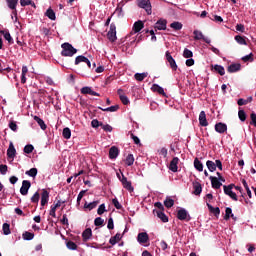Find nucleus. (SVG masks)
I'll return each mask as SVG.
<instances>
[{"label":"nucleus","instance_id":"48","mask_svg":"<svg viewBox=\"0 0 256 256\" xmlns=\"http://www.w3.org/2000/svg\"><path fill=\"white\" fill-rule=\"evenodd\" d=\"M62 135L64 139H71V129H69L68 127L64 128Z\"/></svg>","mask_w":256,"mask_h":256},{"label":"nucleus","instance_id":"6","mask_svg":"<svg viewBox=\"0 0 256 256\" xmlns=\"http://www.w3.org/2000/svg\"><path fill=\"white\" fill-rule=\"evenodd\" d=\"M194 35V40L195 41H204V43H207L208 45L211 43V39L205 37L203 35V32L199 31V30H194L193 32Z\"/></svg>","mask_w":256,"mask_h":256},{"label":"nucleus","instance_id":"2","mask_svg":"<svg viewBox=\"0 0 256 256\" xmlns=\"http://www.w3.org/2000/svg\"><path fill=\"white\" fill-rule=\"evenodd\" d=\"M136 3L140 9H144L147 15L153 13V8L151 6V0H136Z\"/></svg>","mask_w":256,"mask_h":256},{"label":"nucleus","instance_id":"46","mask_svg":"<svg viewBox=\"0 0 256 256\" xmlns=\"http://www.w3.org/2000/svg\"><path fill=\"white\" fill-rule=\"evenodd\" d=\"M125 163H126V165H128V167H131V165H133V163H135V158L133 157V154H129L126 157Z\"/></svg>","mask_w":256,"mask_h":256},{"label":"nucleus","instance_id":"44","mask_svg":"<svg viewBox=\"0 0 256 256\" xmlns=\"http://www.w3.org/2000/svg\"><path fill=\"white\" fill-rule=\"evenodd\" d=\"M235 41H236L239 45H247V40H245V37H243V36H241V35L235 36Z\"/></svg>","mask_w":256,"mask_h":256},{"label":"nucleus","instance_id":"50","mask_svg":"<svg viewBox=\"0 0 256 256\" xmlns=\"http://www.w3.org/2000/svg\"><path fill=\"white\" fill-rule=\"evenodd\" d=\"M37 168H31L30 170L26 171V175L29 177H37Z\"/></svg>","mask_w":256,"mask_h":256},{"label":"nucleus","instance_id":"57","mask_svg":"<svg viewBox=\"0 0 256 256\" xmlns=\"http://www.w3.org/2000/svg\"><path fill=\"white\" fill-rule=\"evenodd\" d=\"M103 123L99 122V120L94 119L91 121V126L93 127V129H97L98 127H102Z\"/></svg>","mask_w":256,"mask_h":256},{"label":"nucleus","instance_id":"37","mask_svg":"<svg viewBox=\"0 0 256 256\" xmlns=\"http://www.w3.org/2000/svg\"><path fill=\"white\" fill-rule=\"evenodd\" d=\"M170 27L171 29H174V31H181V29H183V24L181 22H172Z\"/></svg>","mask_w":256,"mask_h":256},{"label":"nucleus","instance_id":"58","mask_svg":"<svg viewBox=\"0 0 256 256\" xmlns=\"http://www.w3.org/2000/svg\"><path fill=\"white\" fill-rule=\"evenodd\" d=\"M112 205H114L116 209H123V205L119 203V200L117 198L112 199Z\"/></svg>","mask_w":256,"mask_h":256},{"label":"nucleus","instance_id":"39","mask_svg":"<svg viewBox=\"0 0 256 256\" xmlns=\"http://www.w3.org/2000/svg\"><path fill=\"white\" fill-rule=\"evenodd\" d=\"M46 17H48V19H51V21H55L57 19V16H55V11H53V9L51 8L46 11Z\"/></svg>","mask_w":256,"mask_h":256},{"label":"nucleus","instance_id":"16","mask_svg":"<svg viewBox=\"0 0 256 256\" xmlns=\"http://www.w3.org/2000/svg\"><path fill=\"white\" fill-rule=\"evenodd\" d=\"M49 203V191L43 189L41 194V207H45Z\"/></svg>","mask_w":256,"mask_h":256},{"label":"nucleus","instance_id":"31","mask_svg":"<svg viewBox=\"0 0 256 256\" xmlns=\"http://www.w3.org/2000/svg\"><path fill=\"white\" fill-rule=\"evenodd\" d=\"M235 219V215H233V210L230 207H227L225 210L224 220L229 221V219Z\"/></svg>","mask_w":256,"mask_h":256},{"label":"nucleus","instance_id":"34","mask_svg":"<svg viewBox=\"0 0 256 256\" xmlns=\"http://www.w3.org/2000/svg\"><path fill=\"white\" fill-rule=\"evenodd\" d=\"M123 239V235L120 233H117L114 237H111L109 240L110 245H116L118 241H121Z\"/></svg>","mask_w":256,"mask_h":256},{"label":"nucleus","instance_id":"29","mask_svg":"<svg viewBox=\"0 0 256 256\" xmlns=\"http://www.w3.org/2000/svg\"><path fill=\"white\" fill-rule=\"evenodd\" d=\"M34 121H36V123H38L40 129H42V131H45L47 129V124H45V121H43V119H41L39 116H34Z\"/></svg>","mask_w":256,"mask_h":256},{"label":"nucleus","instance_id":"62","mask_svg":"<svg viewBox=\"0 0 256 256\" xmlns=\"http://www.w3.org/2000/svg\"><path fill=\"white\" fill-rule=\"evenodd\" d=\"M9 128L11 129V131H17L18 127H17V122L16 121H10L9 122Z\"/></svg>","mask_w":256,"mask_h":256},{"label":"nucleus","instance_id":"26","mask_svg":"<svg viewBox=\"0 0 256 256\" xmlns=\"http://www.w3.org/2000/svg\"><path fill=\"white\" fill-rule=\"evenodd\" d=\"M92 236H93V231L91 230V228L85 229L82 233L83 241H89V239H91Z\"/></svg>","mask_w":256,"mask_h":256},{"label":"nucleus","instance_id":"38","mask_svg":"<svg viewBox=\"0 0 256 256\" xmlns=\"http://www.w3.org/2000/svg\"><path fill=\"white\" fill-rule=\"evenodd\" d=\"M194 167L199 172L203 171V163L199 160V158H195Z\"/></svg>","mask_w":256,"mask_h":256},{"label":"nucleus","instance_id":"55","mask_svg":"<svg viewBox=\"0 0 256 256\" xmlns=\"http://www.w3.org/2000/svg\"><path fill=\"white\" fill-rule=\"evenodd\" d=\"M104 223H105V220H103V218L101 217H97L94 220L95 227H101V225H103Z\"/></svg>","mask_w":256,"mask_h":256},{"label":"nucleus","instance_id":"11","mask_svg":"<svg viewBox=\"0 0 256 256\" xmlns=\"http://www.w3.org/2000/svg\"><path fill=\"white\" fill-rule=\"evenodd\" d=\"M155 30L157 31H165L167 29V20L160 19L156 22L154 26Z\"/></svg>","mask_w":256,"mask_h":256},{"label":"nucleus","instance_id":"13","mask_svg":"<svg viewBox=\"0 0 256 256\" xmlns=\"http://www.w3.org/2000/svg\"><path fill=\"white\" fill-rule=\"evenodd\" d=\"M6 3L13 12V15L17 16V4L19 3V0H6Z\"/></svg>","mask_w":256,"mask_h":256},{"label":"nucleus","instance_id":"7","mask_svg":"<svg viewBox=\"0 0 256 256\" xmlns=\"http://www.w3.org/2000/svg\"><path fill=\"white\" fill-rule=\"evenodd\" d=\"M122 179H120L124 189L129 191L130 193H133L135 191V188H133V185L131 184V181L127 180V177L122 173Z\"/></svg>","mask_w":256,"mask_h":256},{"label":"nucleus","instance_id":"22","mask_svg":"<svg viewBox=\"0 0 256 256\" xmlns=\"http://www.w3.org/2000/svg\"><path fill=\"white\" fill-rule=\"evenodd\" d=\"M0 34L3 35L4 39L8 41L10 45H13V37H11V33H9V30H0Z\"/></svg>","mask_w":256,"mask_h":256},{"label":"nucleus","instance_id":"25","mask_svg":"<svg viewBox=\"0 0 256 256\" xmlns=\"http://www.w3.org/2000/svg\"><path fill=\"white\" fill-rule=\"evenodd\" d=\"M143 27H145V24L143 23V21L141 20L136 21L133 25L134 33H139L143 29Z\"/></svg>","mask_w":256,"mask_h":256},{"label":"nucleus","instance_id":"5","mask_svg":"<svg viewBox=\"0 0 256 256\" xmlns=\"http://www.w3.org/2000/svg\"><path fill=\"white\" fill-rule=\"evenodd\" d=\"M177 219H179V221H190L191 215H189V212H187V210L181 208L177 211Z\"/></svg>","mask_w":256,"mask_h":256},{"label":"nucleus","instance_id":"45","mask_svg":"<svg viewBox=\"0 0 256 256\" xmlns=\"http://www.w3.org/2000/svg\"><path fill=\"white\" fill-rule=\"evenodd\" d=\"M238 117L242 123H245V121H247V113H245V110H239Z\"/></svg>","mask_w":256,"mask_h":256},{"label":"nucleus","instance_id":"28","mask_svg":"<svg viewBox=\"0 0 256 256\" xmlns=\"http://www.w3.org/2000/svg\"><path fill=\"white\" fill-rule=\"evenodd\" d=\"M228 73H237V71H241V64H231L227 68Z\"/></svg>","mask_w":256,"mask_h":256},{"label":"nucleus","instance_id":"53","mask_svg":"<svg viewBox=\"0 0 256 256\" xmlns=\"http://www.w3.org/2000/svg\"><path fill=\"white\" fill-rule=\"evenodd\" d=\"M134 77L136 81H143L147 77V73H136Z\"/></svg>","mask_w":256,"mask_h":256},{"label":"nucleus","instance_id":"21","mask_svg":"<svg viewBox=\"0 0 256 256\" xmlns=\"http://www.w3.org/2000/svg\"><path fill=\"white\" fill-rule=\"evenodd\" d=\"M138 243L145 244L147 241H149V234L147 232H141L137 236Z\"/></svg>","mask_w":256,"mask_h":256},{"label":"nucleus","instance_id":"23","mask_svg":"<svg viewBox=\"0 0 256 256\" xmlns=\"http://www.w3.org/2000/svg\"><path fill=\"white\" fill-rule=\"evenodd\" d=\"M119 157V148L116 146H112L109 150V158L110 159H117Z\"/></svg>","mask_w":256,"mask_h":256},{"label":"nucleus","instance_id":"19","mask_svg":"<svg viewBox=\"0 0 256 256\" xmlns=\"http://www.w3.org/2000/svg\"><path fill=\"white\" fill-rule=\"evenodd\" d=\"M15 153H17V150H15V146L13 145V142H10L7 150L8 159H15Z\"/></svg>","mask_w":256,"mask_h":256},{"label":"nucleus","instance_id":"42","mask_svg":"<svg viewBox=\"0 0 256 256\" xmlns=\"http://www.w3.org/2000/svg\"><path fill=\"white\" fill-rule=\"evenodd\" d=\"M66 247L70 249V251H77V244L71 240L66 242Z\"/></svg>","mask_w":256,"mask_h":256},{"label":"nucleus","instance_id":"30","mask_svg":"<svg viewBox=\"0 0 256 256\" xmlns=\"http://www.w3.org/2000/svg\"><path fill=\"white\" fill-rule=\"evenodd\" d=\"M207 207H208L210 213H213L215 215V217H219V215H221V209H219V207L215 208L209 203H207Z\"/></svg>","mask_w":256,"mask_h":256},{"label":"nucleus","instance_id":"20","mask_svg":"<svg viewBox=\"0 0 256 256\" xmlns=\"http://www.w3.org/2000/svg\"><path fill=\"white\" fill-rule=\"evenodd\" d=\"M154 215H157L158 219H161L162 223H167L169 222V217L165 215L164 211H155L153 210Z\"/></svg>","mask_w":256,"mask_h":256},{"label":"nucleus","instance_id":"63","mask_svg":"<svg viewBox=\"0 0 256 256\" xmlns=\"http://www.w3.org/2000/svg\"><path fill=\"white\" fill-rule=\"evenodd\" d=\"M250 119H251L250 125H253L254 127H256V114H255V112H252L250 114Z\"/></svg>","mask_w":256,"mask_h":256},{"label":"nucleus","instance_id":"36","mask_svg":"<svg viewBox=\"0 0 256 256\" xmlns=\"http://www.w3.org/2000/svg\"><path fill=\"white\" fill-rule=\"evenodd\" d=\"M206 166L208 168V170L213 173L215 171H217V165H215V162L211 161V160H208L206 162Z\"/></svg>","mask_w":256,"mask_h":256},{"label":"nucleus","instance_id":"41","mask_svg":"<svg viewBox=\"0 0 256 256\" xmlns=\"http://www.w3.org/2000/svg\"><path fill=\"white\" fill-rule=\"evenodd\" d=\"M213 69L216 73H219L221 76L225 75V68L223 66L216 64L214 65Z\"/></svg>","mask_w":256,"mask_h":256},{"label":"nucleus","instance_id":"1","mask_svg":"<svg viewBox=\"0 0 256 256\" xmlns=\"http://www.w3.org/2000/svg\"><path fill=\"white\" fill-rule=\"evenodd\" d=\"M62 51L61 55L62 57H73L75 53H77V49L73 47L69 42H65L61 45Z\"/></svg>","mask_w":256,"mask_h":256},{"label":"nucleus","instance_id":"59","mask_svg":"<svg viewBox=\"0 0 256 256\" xmlns=\"http://www.w3.org/2000/svg\"><path fill=\"white\" fill-rule=\"evenodd\" d=\"M101 127H102L103 131H105L106 133H111V131H113V127L109 124L102 123Z\"/></svg>","mask_w":256,"mask_h":256},{"label":"nucleus","instance_id":"43","mask_svg":"<svg viewBox=\"0 0 256 256\" xmlns=\"http://www.w3.org/2000/svg\"><path fill=\"white\" fill-rule=\"evenodd\" d=\"M164 205L167 209H171V207H173V205H175V200L171 199V198H166L164 201Z\"/></svg>","mask_w":256,"mask_h":256},{"label":"nucleus","instance_id":"60","mask_svg":"<svg viewBox=\"0 0 256 256\" xmlns=\"http://www.w3.org/2000/svg\"><path fill=\"white\" fill-rule=\"evenodd\" d=\"M210 19L212 21H215V23H223V18L221 16L212 15V17H210Z\"/></svg>","mask_w":256,"mask_h":256},{"label":"nucleus","instance_id":"9","mask_svg":"<svg viewBox=\"0 0 256 256\" xmlns=\"http://www.w3.org/2000/svg\"><path fill=\"white\" fill-rule=\"evenodd\" d=\"M29 189H31V181L29 180H23L22 181V186L20 188V193L21 195H28Z\"/></svg>","mask_w":256,"mask_h":256},{"label":"nucleus","instance_id":"24","mask_svg":"<svg viewBox=\"0 0 256 256\" xmlns=\"http://www.w3.org/2000/svg\"><path fill=\"white\" fill-rule=\"evenodd\" d=\"M151 89L154 93H159V95H163V97H166L165 90L163 89V87L159 86V84H153Z\"/></svg>","mask_w":256,"mask_h":256},{"label":"nucleus","instance_id":"54","mask_svg":"<svg viewBox=\"0 0 256 256\" xmlns=\"http://www.w3.org/2000/svg\"><path fill=\"white\" fill-rule=\"evenodd\" d=\"M183 57H185V59H191V57H193V52L185 48L183 52Z\"/></svg>","mask_w":256,"mask_h":256},{"label":"nucleus","instance_id":"47","mask_svg":"<svg viewBox=\"0 0 256 256\" xmlns=\"http://www.w3.org/2000/svg\"><path fill=\"white\" fill-rule=\"evenodd\" d=\"M39 199H41V194H39V192H35L31 197V203H35L37 205L39 204Z\"/></svg>","mask_w":256,"mask_h":256},{"label":"nucleus","instance_id":"27","mask_svg":"<svg viewBox=\"0 0 256 256\" xmlns=\"http://www.w3.org/2000/svg\"><path fill=\"white\" fill-rule=\"evenodd\" d=\"M193 195H201L202 191H203V187L201 186V183L199 182H194L193 183Z\"/></svg>","mask_w":256,"mask_h":256},{"label":"nucleus","instance_id":"18","mask_svg":"<svg viewBox=\"0 0 256 256\" xmlns=\"http://www.w3.org/2000/svg\"><path fill=\"white\" fill-rule=\"evenodd\" d=\"M199 123L201 127H207L209 125V122H207V114H205V111L200 112Z\"/></svg>","mask_w":256,"mask_h":256},{"label":"nucleus","instance_id":"17","mask_svg":"<svg viewBox=\"0 0 256 256\" xmlns=\"http://www.w3.org/2000/svg\"><path fill=\"white\" fill-rule=\"evenodd\" d=\"M209 179L211 181V185L213 189H221V186L223 185V183H221V181H219L217 177L210 176Z\"/></svg>","mask_w":256,"mask_h":256},{"label":"nucleus","instance_id":"33","mask_svg":"<svg viewBox=\"0 0 256 256\" xmlns=\"http://www.w3.org/2000/svg\"><path fill=\"white\" fill-rule=\"evenodd\" d=\"M99 205V201H93L90 203L85 202L84 209H88L89 211H93Z\"/></svg>","mask_w":256,"mask_h":256},{"label":"nucleus","instance_id":"8","mask_svg":"<svg viewBox=\"0 0 256 256\" xmlns=\"http://www.w3.org/2000/svg\"><path fill=\"white\" fill-rule=\"evenodd\" d=\"M165 57H166L167 62H168L169 65H170L172 71H176V69H177V62L175 61V59L173 58V56H171V52L166 51Z\"/></svg>","mask_w":256,"mask_h":256},{"label":"nucleus","instance_id":"52","mask_svg":"<svg viewBox=\"0 0 256 256\" xmlns=\"http://www.w3.org/2000/svg\"><path fill=\"white\" fill-rule=\"evenodd\" d=\"M85 193H87V190H81L77 196V205H81V199L85 197Z\"/></svg>","mask_w":256,"mask_h":256},{"label":"nucleus","instance_id":"10","mask_svg":"<svg viewBox=\"0 0 256 256\" xmlns=\"http://www.w3.org/2000/svg\"><path fill=\"white\" fill-rule=\"evenodd\" d=\"M80 93L82 95H93L94 97H101L100 93L93 91V89H91V87H89V86H85V87L81 88Z\"/></svg>","mask_w":256,"mask_h":256},{"label":"nucleus","instance_id":"4","mask_svg":"<svg viewBox=\"0 0 256 256\" xmlns=\"http://www.w3.org/2000/svg\"><path fill=\"white\" fill-rule=\"evenodd\" d=\"M233 187H235V184H229L228 186L224 185V193L225 195H228V197H231L233 201H238L237 194L233 192Z\"/></svg>","mask_w":256,"mask_h":256},{"label":"nucleus","instance_id":"14","mask_svg":"<svg viewBox=\"0 0 256 256\" xmlns=\"http://www.w3.org/2000/svg\"><path fill=\"white\" fill-rule=\"evenodd\" d=\"M79 63H86L89 69H91V61H89V58L83 55L77 56L75 59V65H79Z\"/></svg>","mask_w":256,"mask_h":256},{"label":"nucleus","instance_id":"35","mask_svg":"<svg viewBox=\"0 0 256 256\" xmlns=\"http://www.w3.org/2000/svg\"><path fill=\"white\" fill-rule=\"evenodd\" d=\"M98 109H100L101 111L115 113V111H119V105L110 106L108 108L98 107Z\"/></svg>","mask_w":256,"mask_h":256},{"label":"nucleus","instance_id":"51","mask_svg":"<svg viewBox=\"0 0 256 256\" xmlns=\"http://www.w3.org/2000/svg\"><path fill=\"white\" fill-rule=\"evenodd\" d=\"M35 147L32 144H27L24 147V153H26L27 155L31 154L32 151H34Z\"/></svg>","mask_w":256,"mask_h":256},{"label":"nucleus","instance_id":"61","mask_svg":"<svg viewBox=\"0 0 256 256\" xmlns=\"http://www.w3.org/2000/svg\"><path fill=\"white\" fill-rule=\"evenodd\" d=\"M154 207H156V209H158L155 211H165V206H163V203H161V202H156L154 204Z\"/></svg>","mask_w":256,"mask_h":256},{"label":"nucleus","instance_id":"15","mask_svg":"<svg viewBox=\"0 0 256 256\" xmlns=\"http://www.w3.org/2000/svg\"><path fill=\"white\" fill-rule=\"evenodd\" d=\"M227 131V124L223 123V122H219L215 124V132L216 133H226Z\"/></svg>","mask_w":256,"mask_h":256},{"label":"nucleus","instance_id":"49","mask_svg":"<svg viewBox=\"0 0 256 256\" xmlns=\"http://www.w3.org/2000/svg\"><path fill=\"white\" fill-rule=\"evenodd\" d=\"M242 61L244 63H247V62H250V63H253L254 59H253V53H250L244 57H242Z\"/></svg>","mask_w":256,"mask_h":256},{"label":"nucleus","instance_id":"40","mask_svg":"<svg viewBox=\"0 0 256 256\" xmlns=\"http://www.w3.org/2000/svg\"><path fill=\"white\" fill-rule=\"evenodd\" d=\"M2 231L4 235H11V225H9V223H4L2 226Z\"/></svg>","mask_w":256,"mask_h":256},{"label":"nucleus","instance_id":"56","mask_svg":"<svg viewBox=\"0 0 256 256\" xmlns=\"http://www.w3.org/2000/svg\"><path fill=\"white\" fill-rule=\"evenodd\" d=\"M129 135L131 139L134 141L135 145H141V140L139 139V137L135 136L133 132H129Z\"/></svg>","mask_w":256,"mask_h":256},{"label":"nucleus","instance_id":"64","mask_svg":"<svg viewBox=\"0 0 256 256\" xmlns=\"http://www.w3.org/2000/svg\"><path fill=\"white\" fill-rule=\"evenodd\" d=\"M105 211H107V210L105 209V204H101V205L98 207L97 213H98L99 215H103V213H105Z\"/></svg>","mask_w":256,"mask_h":256},{"label":"nucleus","instance_id":"12","mask_svg":"<svg viewBox=\"0 0 256 256\" xmlns=\"http://www.w3.org/2000/svg\"><path fill=\"white\" fill-rule=\"evenodd\" d=\"M179 165V158L178 157H174L169 165V170L172 171V173H177L179 167L177 166Z\"/></svg>","mask_w":256,"mask_h":256},{"label":"nucleus","instance_id":"32","mask_svg":"<svg viewBox=\"0 0 256 256\" xmlns=\"http://www.w3.org/2000/svg\"><path fill=\"white\" fill-rule=\"evenodd\" d=\"M22 238L24 239V241H33V239L35 238V234L29 231H25L22 234Z\"/></svg>","mask_w":256,"mask_h":256},{"label":"nucleus","instance_id":"3","mask_svg":"<svg viewBox=\"0 0 256 256\" xmlns=\"http://www.w3.org/2000/svg\"><path fill=\"white\" fill-rule=\"evenodd\" d=\"M107 39L110 43H115L117 41V26L114 23L110 24V29L107 33Z\"/></svg>","mask_w":256,"mask_h":256}]
</instances>
